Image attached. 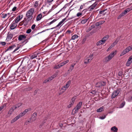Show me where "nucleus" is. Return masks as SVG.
<instances>
[{"instance_id": "nucleus-62", "label": "nucleus", "mask_w": 132, "mask_h": 132, "mask_svg": "<svg viewBox=\"0 0 132 132\" xmlns=\"http://www.w3.org/2000/svg\"><path fill=\"white\" fill-rule=\"evenodd\" d=\"M111 48L109 47L107 49V51H109Z\"/></svg>"}, {"instance_id": "nucleus-61", "label": "nucleus", "mask_w": 132, "mask_h": 132, "mask_svg": "<svg viewBox=\"0 0 132 132\" xmlns=\"http://www.w3.org/2000/svg\"><path fill=\"white\" fill-rule=\"evenodd\" d=\"M66 19V18H64L61 21V22L63 23L64 21Z\"/></svg>"}, {"instance_id": "nucleus-26", "label": "nucleus", "mask_w": 132, "mask_h": 132, "mask_svg": "<svg viewBox=\"0 0 132 132\" xmlns=\"http://www.w3.org/2000/svg\"><path fill=\"white\" fill-rule=\"evenodd\" d=\"M42 15L41 14H39L37 16L36 18V20L37 21H39L42 18Z\"/></svg>"}, {"instance_id": "nucleus-51", "label": "nucleus", "mask_w": 132, "mask_h": 132, "mask_svg": "<svg viewBox=\"0 0 132 132\" xmlns=\"http://www.w3.org/2000/svg\"><path fill=\"white\" fill-rule=\"evenodd\" d=\"M7 14H3V15L2 18H5L7 16Z\"/></svg>"}, {"instance_id": "nucleus-37", "label": "nucleus", "mask_w": 132, "mask_h": 132, "mask_svg": "<svg viewBox=\"0 0 132 132\" xmlns=\"http://www.w3.org/2000/svg\"><path fill=\"white\" fill-rule=\"evenodd\" d=\"M24 114L23 113V112H21L19 114H18V116L19 117V118H20L21 117H23L24 116Z\"/></svg>"}, {"instance_id": "nucleus-58", "label": "nucleus", "mask_w": 132, "mask_h": 132, "mask_svg": "<svg viewBox=\"0 0 132 132\" xmlns=\"http://www.w3.org/2000/svg\"><path fill=\"white\" fill-rule=\"evenodd\" d=\"M125 14H126L128 12H129L126 9L123 12Z\"/></svg>"}, {"instance_id": "nucleus-48", "label": "nucleus", "mask_w": 132, "mask_h": 132, "mask_svg": "<svg viewBox=\"0 0 132 132\" xmlns=\"http://www.w3.org/2000/svg\"><path fill=\"white\" fill-rule=\"evenodd\" d=\"M62 23L61 21H60L59 23V24L56 26V27H55V28H56V27H59V26H60Z\"/></svg>"}, {"instance_id": "nucleus-36", "label": "nucleus", "mask_w": 132, "mask_h": 132, "mask_svg": "<svg viewBox=\"0 0 132 132\" xmlns=\"http://www.w3.org/2000/svg\"><path fill=\"white\" fill-rule=\"evenodd\" d=\"M88 20V19L83 20L81 21V23L83 24H85L87 22Z\"/></svg>"}, {"instance_id": "nucleus-33", "label": "nucleus", "mask_w": 132, "mask_h": 132, "mask_svg": "<svg viewBox=\"0 0 132 132\" xmlns=\"http://www.w3.org/2000/svg\"><path fill=\"white\" fill-rule=\"evenodd\" d=\"M103 108H104L103 107H102L100 108L97 109V112H101L103 110Z\"/></svg>"}, {"instance_id": "nucleus-57", "label": "nucleus", "mask_w": 132, "mask_h": 132, "mask_svg": "<svg viewBox=\"0 0 132 132\" xmlns=\"http://www.w3.org/2000/svg\"><path fill=\"white\" fill-rule=\"evenodd\" d=\"M125 14H126L128 12H129L126 9L123 12Z\"/></svg>"}, {"instance_id": "nucleus-55", "label": "nucleus", "mask_w": 132, "mask_h": 132, "mask_svg": "<svg viewBox=\"0 0 132 132\" xmlns=\"http://www.w3.org/2000/svg\"><path fill=\"white\" fill-rule=\"evenodd\" d=\"M54 0H47V2L48 3H51Z\"/></svg>"}, {"instance_id": "nucleus-18", "label": "nucleus", "mask_w": 132, "mask_h": 132, "mask_svg": "<svg viewBox=\"0 0 132 132\" xmlns=\"http://www.w3.org/2000/svg\"><path fill=\"white\" fill-rule=\"evenodd\" d=\"M109 38V36L108 35H106L103 38L102 40L103 41L104 43H105V41L108 39Z\"/></svg>"}, {"instance_id": "nucleus-28", "label": "nucleus", "mask_w": 132, "mask_h": 132, "mask_svg": "<svg viewBox=\"0 0 132 132\" xmlns=\"http://www.w3.org/2000/svg\"><path fill=\"white\" fill-rule=\"evenodd\" d=\"M127 52H126V50L125 49L120 54V56H122L125 54H126V53H127Z\"/></svg>"}, {"instance_id": "nucleus-16", "label": "nucleus", "mask_w": 132, "mask_h": 132, "mask_svg": "<svg viewBox=\"0 0 132 132\" xmlns=\"http://www.w3.org/2000/svg\"><path fill=\"white\" fill-rule=\"evenodd\" d=\"M19 117L18 116H17L16 117L14 118L11 121V123H13L15 122L17 120H18L19 119Z\"/></svg>"}, {"instance_id": "nucleus-13", "label": "nucleus", "mask_w": 132, "mask_h": 132, "mask_svg": "<svg viewBox=\"0 0 132 132\" xmlns=\"http://www.w3.org/2000/svg\"><path fill=\"white\" fill-rule=\"evenodd\" d=\"M87 11L86 9H84L81 12H78L76 14V16L77 17H79L82 15L83 13V12L85 13Z\"/></svg>"}, {"instance_id": "nucleus-24", "label": "nucleus", "mask_w": 132, "mask_h": 132, "mask_svg": "<svg viewBox=\"0 0 132 132\" xmlns=\"http://www.w3.org/2000/svg\"><path fill=\"white\" fill-rule=\"evenodd\" d=\"M37 54H33L32 55H31L30 56V58L31 59H33L36 57L37 56Z\"/></svg>"}, {"instance_id": "nucleus-10", "label": "nucleus", "mask_w": 132, "mask_h": 132, "mask_svg": "<svg viewBox=\"0 0 132 132\" xmlns=\"http://www.w3.org/2000/svg\"><path fill=\"white\" fill-rule=\"evenodd\" d=\"M132 62V55L130 56L126 63V66H129Z\"/></svg>"}, {"instance_id": "nucleus-40", "label": "nucleus", "mask_w": 132, "mask_h": 132, "mask_svg": "<svg viewBox=\"0 0 132 132\" xmlns=\"http://www.w3.org/2000/svg\"><path fill=\"white\" fill-rule=\"evenodd\" d=\"M31 121L30 120H27L25 122V124L26 125H28L29 124V123H31Z\"/></svg>"}, {"instance_id": "nucleus-44", "label": "nucleus", "mask_w": 132, "mask_h": 132, "mask_svg": "<svg viewBox=\"0 0 132 132\" xmlns=\"http://www.w3.org/2000/svg\"><path fill=\"white\" fill-rule=\"evenodd\" d=\"M96 93V91L95 90H93L90 92V93L92 94H95Z\"/></svg>"}, {"instance_id": "nucleus-25", "label": "nucleus", "mask_w": 132, "mask_h": 132, "mask_svg": "<svg viewBox=\"0 0 132 132\" xmlns=\"http://www.w3.org/2000/svg\"><path fill=\"white\" fill-rule=\"evenodd\" d=\"M111 130L112 131H113L114 132H117L118 129L116 127L114 126L111 128Z\"/></svg>"}, {"instance_id": "nucleus-3", "label": "nucleus", "mask_w": 132, "mask_h": 132, "mask_svg": "<svg viewBox=\"0 0 132 132\" xmlns=\"http://www.w3.org/2000/svg\"><path fill=\"white\" fill-rule=\"evenodd\" d=\"M21 104H20L19 106H12L8 112L7 115L6 116V117H7L8 116H10L11 114H12L13 112L17 108H19L20 106H21Z\"/></svg>"}, {"instance_id": "nucleus-52", "label": "nucleus", "mask_w": 132, "mask_h": 132, "mask_svg": "<svg viewBox=\"0 0 132 132\" xmlns=\"http://www.w3.org/2000/svg\"><path fill=\"white\" fill-rule=\"evenodd\" d=\"M73 105V104H72L70 102V104H69L68 106V107L69 108H70L71 106Z\"/></svg>"}, {"instance_id": "nucleus-14", "label": "nucleus", "mask_w": 132, "mask_h": 132, "mask_svg": "<svg viewBox=\"0 0 132 132\" xmlns=\"http://www.w3.org/2000/svg\"><path fill=\"white\" fill-rule=\"evenodd\" d=\"M16 26L15 23L13 22L11 25L10 29L12 30L13 29L16 28Z\"/></svg>"}, {"instance_id": "nucleus-54", "label": "nucleus", "mask_w": 132, "mask_h": 132, "mask_svg": "<svg viewBox=\"0 0 132 132\" xmlns=\"http://www.w3.org/2000/svg\"><path fill=\"white\" fill-rule=\"evenodd\" d=\"M125 14L123 12L120 14V15H121V16H124Z\"/></svg>"}, {"instance_id": "nucleus-60", "label": "nucleus", "mask_w": 132, "mask_h": 132, "mask_svg": "<svg viewBox=\"0 0 132 132\" xmlns=\"http://www.w3.org/2000/svg\"><path fill=\"white\" fill-rule=\"evenodd\" d=\"M122 73L121 72H119L118 73V75L119 76H121L122 75Z\"/></svg>"}, {"instance_id": "nucleus-12", "label": "nucleus", "mask_w": 132, "mask_h": 132, "mask_svg": "<svg viewBox=\"0 0 132 132\" xmlns=\"http://www.w3.org/2000/svg\"><path fill=\"white\" fill-rule=\"evenodd\" d=\"M26 38L25 36L23 35H20L19 36L18 40L19 41L25 39Z\"/></svg>"}, {"instance_id": "nucleus-56", "label": "nucleus", "mask_w": 132, "mask_h": 132, "mask_svg": "<svg viewBox=\"0 0 132 132\" xmlns=\"http://www.w3.org/2000/svg\"><path fill=\"white\" fill-rule=\"evenodd\" d=\"M125 14H126L128 12H129L126 9L123 12Z\"/></svg>"}, {"instance_id": "nucleus-1", "label": "nucleus", "mask_w": 132, "mask_h": 132, "mask_svg": "<svg viewBox=\"0 0 132 132\" xmlns=\"http://www.w3.org/2000/svg\"><path fill=\"white\" fill-rule=\"evenodd\" d=\"M34 8H31L27 12L26 16L28 20H31L32 19V15L34 13Z\"/></svg>"}, {"instance_id": "nucleus-29", "label": "nucleus", "mask_w": 132, "mask_h": 132, "mask_svg": "<svg viewBox=\"0 0 132 132\" xmlns=\"http://www.w3.org/2000/svg\"><path fill=\"white\" fill-rule=\"evenodd\" d=\"M78 38V36L76 35H75L72 37L71 39L72 40H75L77 39Z\"/></svg>"}, {"instance_id": "nucleus-63", "label": "nucleus", "mask_w": 132, "mask_h": 132, "mask_svg": "<svg viewBox=\"0 0 132 132\" xmlns=\"http://www.w3.org/2000/svg\"><path fill=\"white\" fill-rule=\"evenodd\" d=\"M52 24L51 23V22H50L49 23H47V25L48 26H50V25L51 24Z\"/></svg>"}, {"instance_id": "nucleus-23", "label": "nucleus", "mask_w": 132, "mask_h": 132, "mask_svg": "<svg viewBox=\"0 0 132 132\" xmlns=\"http://www.w3.org/2000/svg\"><path fill=\"white\" fill-rule=\"evenodd\" d=\"M31 108H29L28 109H26L22 112L25 115L27 112L31 110Z\"/></svg>"}, {"instance_id": "nucleus-45", "label": "nucleus", "mask_w": 132, "mask_h": 132, "mask_svg": "<svg viewBox=\"0 0 132 132\" xmlns=\"http://www.w3.org/2000/svg\"><path fill=\"white\" fill-rule=\"evenodd\" d=\"M36 27V25L35 24H33L32 25L31 27V28L32 30H34L35 29Z\"/></svg>"}, {"instance_id": "nucleus-46", "label": "nucleus", "mask_w": 132, "mask_h": 132, "mask_svg": "<svg viewBox=\"0 0 132 132\" xmlns=\"http://www.w3.org/2000/svg\"><path fill=\"white\" fill-rule=\"evenodd\" d=\"M57 20V19H54V20H53L51 22H51V23L52 24V23H54V22H55Z\"/></svg>"}, {"instance_id": "nucleus-32", "label": "nucleus", "mask_w": 132, "mask_h": 132, "mask_svg": "<svg viewBox=\"0 0 132 132\" xmlns=\"http://www.w3.org/2000/svg\"><path fill=\"white\" fill-rule=\"evenodd\" d=\"M69 61L68 60H67L66 61L62 62L61 63L60 66H63L65 64L68 63L69 62Z\"/></svg>"}, {"instance_id": "nucleus-41", "label": "nucleus", "mask_w": 132, "mask_h": 132, "mask_svg": "<svg viewBox=\"0 0 132 132\" xmlns=\"http://www.w3.org/2000/svg\"><path fill=\"white\" fill-rule=\"evenodd\" d=\"M106 117V115H105L104 116L100 117L99 118L100 119L103 120Z\"/></svg>"}, {"instance_id": "nucleus-15", "label": "nucleus", "mask_w": 132, "mask_h": 132, "mask_svg": "<svg viewBox=\"0 0 132 132\" xmlns=\"http://www.w3.org/2000/svg\"><path fill=\"white\" fill-rule=\"evenodd\" d=\"M97 4L96 3L93 4L91 6L89 7V11L92 10L96 6Z\"/></svg>"}, {"instance_id": "nucleus-5", "label": "nucleus", "mask_w": 132, "mask_h": 132, "mask_svg": "<svg viewBox=\"0 0 132 132\" xmlns=\"http://www.w3.org/2000/svg\"><path fill=\"white\" fill-rule=\"evenodd\" d=\"M93 58V55H90L88 57H87L84 61V63L87 64L90 62Z\"/></svg>"}, {"instance_id": "nucleus-22", "label": "nucleus", "mask_w": 132, "mask_h": 132, "mask_svg": "<svg viewBox=\"0 0 132 132\" xmlns=\"http://www.w3.org/2000/svg\"><path fill=\"white\" fill-rule=\"evenodd\" d=\"M104 43L102 40H101L98 41L96 43V45L97 46H99L101 45Z\"/></svg>"}, {"instance_id": "nucleus-31", "label": "nucleus", "mask_w": 132, "mask_h": 132, "mask_svg": "<svg viewBox=\"0 0 132 132\" xmlns=\"http://www.w3.org/2000/svg\"><path fill=\"white\" fill-rule=\"evenodd\" d=\"M76 99V97H73L71 99L70 102L72 104H73Z\"/></svg>"}, {"instance_id": "nucleus-17", "label": "nucleus", "mask_w": 132, "mask_h": 132, "mask_svg": "<svg viewBox=\"0 0 132 132\" xmlns=\"http://www.w3.org/2000/svg\"><path fill=\"white\" fill-rule=\"evenodd\" d=\"M16 46L15 45H13L12 46H10L9 47V48L7 49L6 51H7L9 50H11L13 49L14 48H15Z\"/></svg>"}, {"instance_id": "nucleus-27", "label": "nucleus", "mask_w": 132, "mask_h": 132, "mask_svg": "<svg viewBox=\"0 0 132 132\" xmlns=\"http://www.w3.org/2000/svg\"><path fill=\"white\" fill-rule=\"evenodd\" d=\"M37 116V113L36 112L34 113L32 115V118H33V120H35L36 119Z\"/></svg>"}, {"instance_id": "nucleus-4", "label": "nucleus", "mask_w": 132, "mask_h": 132, "mask_svg": "<svg viewBox=\"0 0 132 132\" xmlns=\"http://www.w3.org/2000/svg\"><path fill=\"white\" fill-rule=\"evenodd\" d=\"M71 80H69L66 83L65 85L62 86L61 89V91L64 92L69 87L71 84Z\"/></svg>"}, {"instance_id": "nucleus-6", "label": "nucleus", "mask_w": 132, "mask_h": 132, "mask_svg": "<svg viewBox=\"0 0 132 132\" xmlns=\"http://www.w3.org/2000/svg\"><path fill=\"white\" fill-rule=\"evenodd\" d=\"M82 104V102H80L75 107L73 110V111H75V113H77L78 110L80 108Z\"/></svg>"}, {"instance_id": "nucleus-39", "label": "nucleus", "mask_w": 132, "mask_h": 132, "mask_svg": "<svg viewBox=\"0 0 132 132\" xmlns=\"http://www.w3.org/2000/svg\"><path fill=\"white\" fill-rule=\"evenodd\" d=\"M38 5V1H36L35 2L34 4V6L35 7H37Z\"/></svg>"}, {"instance_id": "nucleus-2", "label": "nucleus", "mask_w": 132, "mask_h": 132, "mask_svg": "<svg viewBox=\"0 0 132 132\" xmlns=\"http://www.w3.org/2000/svg\"><path fill=\"white\" fill-rule=\"evenodd\" d=\"M117 52V51L116 50L111 52L108 56L105 58L104 59V61L107 62L110 61L116 54Z\"/></svg>"}, {"instance_id": "nucleus-34", "label": "nucleus", "mask_w": 132, "mask_h": 132, "mask_svg": "<svg viewBox=\"0 0 132 132\" xmlns=\"http://www.w3.org/2000/svg\"><path fill=\"white\" fill-rule=\"evenodd\" d=\"M22 46H23V45H18L17 48L15 49V50H14L13 52H15L16 51H17L20 48H21L22 47Z\"/></svg>"}, {"instance_id": "nucleus-9", "label": "nucleus", "mask_w": 132, "mask_h": 132, "mask_svg": "<svg viewBox=\"0 0 132 132\" xmlns=\"http://www.w3.org/2000/svg\"><path fill=\"white\" fill-rule=\"evenodd\" d=\"M25 67H19L17 71L18 72H22L24 71Z\"/></svg>"}, {"instance_id": "nucleus-64", "label": "nucleus", "mask_w": 132, "mask_h": 132, "mask_svg": "<svg viewBox=\"0 0 132 132\" xmlns=\"http://www.w3.org/2000/svg\"><path fill=\"white\" fill-rule=\"evenodd\" d=\"M122 17V16H121V15H120L118 16V19H119L121 17Z\"/></svg>"}, {"instance_id": "nucleus-43", "label": "nucleus", "mask_w": 132, "mask_h": 132, "mask_svg": "<svg viewBox=\"0 0 132 132\" xmlns=\"http://www.w3.org/2000/svg\"><path fill=\"white\" fill-rule=\"evenodd\" d=\"M31 31V30L30 29H28L27 31H26V33L27 34H29L30 33Z\"/></svg>"}, {"instance_id": "nucleus-30", "label": "nucleus", "mask_w": 132, "mask_h": 132, "mask_svg": "<svg viewBox=\"0 0 132 132\" xmlns=\"http://www.w3.org/2000/svg\"><path fill=\"white\" fill-rule=\"evenodd\" d=\"M12 35L11 34H10L8 35L7 37V39L9 40H10L12 38Z\"/></svg>"}, {"instance_id": "nucleus-20", "label": "nucleus", "mask_w": 132, "mask_h": 132, "mask_svg": "<svg viewBox=\"0 0 132 132\" xmlns=\"http://www.w3.org/2000/svg\"><path fill=\"white\" fill-rule=\"evenodd\" d=\"M126 50L127 53L129 52V51L132 50V45L127 47L125 49Z\"/></svg>"}, {"instance_id": "nucleus-59", "label": "nucleus", "mask_w": 132, "mask_h": 132, "mask_svg": "<svg viewBox=\"0 0 132 132\" xmlns=\"http://www.w3.org/2000/svg\"><path fill=\"white\" fill-rule=\"evenodd\" d=\"M86 40V38H84V39H83V40L82 41V44L84 43L85 42V41Z\"/></svg>"}, {"instance_id": "nucleus-7", "label": "nucleus", "mask_w": 132, "mask_h": 132, "mask_svg": "<svg viewBox=\"0 0 132 132\" xmlns=\"http://www.w3.org/2000/svg\"><path fill=\"white\" fill-rule=\"evenodd\" d=\"M120 92L119 90H117L114 91L112 93L111 96L112 98H113L118 95Z\"/></svg>"}, {"instance_id": "nucleus-42", "label": "nucleus", "mask_w": 132, "mask_h": 132, "mask_svg": "<svg viewBox=\"0 0 132 132\" xmlns=\"http://www.w3.org/2000/svg\"><path fill=\"white\" fill-rule=\"evenodd\" d=\"M0 44L2 45V46H5L6 44V43L5 42H0Z\"/></svg>"}, {"instance_id": "nucleus-19", "label": "nucleus", "mask_w": 132, "mask_h": 132, "mask_svg": "<svg viewBox=\"0 0 132 132\" xmlns=\"http://www.w3.org/2000/svg\"><path fill=\"white\" fill-rule=\"evenodd\" d=\"M56 74H54L53 75H52L51 77L48 78L49 81H51L54 78L56 77Z\"/></svg>"}, {"instance_id": "nucleus-38", "label": "nucleus", "mask_w": 132, "mask_h": 132, "mask_svg": "<svg viewBox=\"0 0 132 132\" xmlns=\"http://www.w3.org/2000/svg\"><path fill=\"white\" fill-rule=\"evenodd\" d=\"M125 104V102H123L120 105L119 108H122L124 106Z\"/></svg>"}, {"instance_id": "nucleus-47", "label": "nucleus", "mask_w": 132, "mask_h": 132, "mask_svg": "<svg viewBox=\"0 0 132 132\" xmlns=\"http://www.w3.org/2000/svg\"><path fill=\"white\" fill-rule=\"evenodd\" d=\"M49 81L48 79H46V80H45L44 81H43V83H46L47 82H49Z\"/></svg>"}, {"instance_id": "nucleus-50", "label": "nucleus", "mask_w": 132, "mask_h": 132, "mask_svg": "<svg viewBox=\"0 0 132 132\" xmlns=\"http://www.w3.org/2000/svg\"><path fill=\"white\" fill-rule=\"evenodd\" d=\"M16 8H16V6H15V7H14L12 9V11H15L16 10Z\"/></svg>"}, {"instance_id": "nucleus-49", "label": "nucleus", "mask_w": 132, "mask_h": 132, "mask_svg": "<svg viewBox=\"0 0 132 132\" xmlns=\"http://www.w3.org/2000/svg\"><path fill=\"white\" fill-rule=\"evenodd\" d=\"M83 6H84L83 5H81L80 7V9H79V11H80V10L81 9H83Z\"/></svg>"}, {"instance_id": "nucleus-21", "label": "nucleus", "mask_w": 132, "mask_h": 132, "mask_svg": "<svg viewBox=\"0 0 132 132\" xmlns=\"http://www.w3.org/2000/svg\"><path fill=\"white\" fill-rule=\"evenodd\" d=\"M22 18V17H21L20 15H19L16 18V19L15 20V22L16 23L18 22Z\"/></svg>"}, {"instance_id": "nucleus-11", "label": "nucleus", "mask_w": 132, "mask_h": 132, "mask_svg": "<svg viewBox=\"0 0 132 132\" xmlns=\"http://www.w3.org/2000/svg\"><path fill=\"white\" fill-rule=\"evenodd\" d=\"M120 40V38H117L115 41L113 42L111 45L110 46V47L112 48L115 45L118 43Z\"/></svg>"}, {"instance_id": "nucleus-53", "label": "nucleus", "mask_w": 132, "mask_h": 132, "mask_svg": "<svg viewBox=\"0 0 132 132\" xmlns=\"http://www.w3.org/2000/svg\"><path fill=\"white\" fill-rule=\"evenodd\" d=\"M105 10H104L103 11H100L99 13L101 14H102L105 11Z\"/></svg>"}, {"instance_id": "nucleus-8", "label": "nucleus", "mask_w": 132, "mask_h": 132, "mask_svg": "<svg viewBox=\"0 0 132 132\" xmlns=\"http://www.w3.org/2000/svg\"><path fill=\"white\" fill-rule=\"evenodd\" d=\"M106 84V82L104 81L98 82L96 84V86L100 88L102 86L105 85Z\"/></svg>"}, {"instance_id": "nucleus-35", "label": "nucleus", "mask_w": 132, "mask_h": 132, "mask_svg": "<svg viewBox=\"0 0 132 132\" xmlns=\"http://www.w3.org/2000/svg\"><path fill=\"white\" fill-rule=\"evenodd\" d=\"M54 28H55V27L52 28H51V29H45V30H43L42 31V32H40L38 33L37 34H39L40 33H42V32H44L45 31H47V30H50V29H54Z\"/></svg>"}]
</instances>
